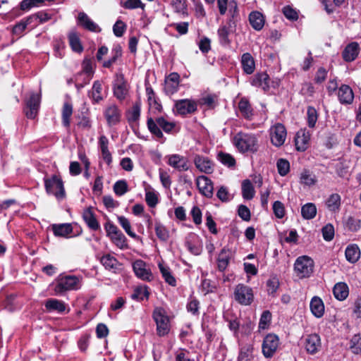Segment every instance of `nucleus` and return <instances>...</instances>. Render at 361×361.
Instances as JSON below:
<instances>
[{"mask_svg":"<svg viewBox=\"0 0 361 361\" xmlns=\"http://www.w3.org/2000/svg\"><path fill=\"white\" fill-rule=\"evenodd\" d=\"M100 262L102 265L108 270L116 272L120 269L121 264L118 260L109 254L104 255L101 259Z\"/></svg>","mask_w":361,"mask_h":361,"instance_id":"obj_26","label":"nucleus"},{"mask_svg":"<svg viewBox=\"0 0 361 361\" xmlns=\"http://www.w3.org/2000/svg\"><path fill=\"white\" fill-rule=\"evenodd\" d=\"M241 64L244 72L252 74L255 69V60L250 53H245L241 57Z\"/></svg>","mask_w":361,"mask_h":361,"instance_id":"obj_27","label":"nucleus"},{"mask_svg":"<svg viewBox=\"0 0 361 361\" xmlns=\"http://www.w3.org/2000/svg\"><path fill=\"white\" fill-rule=\"evenodd\" d=\"M310 139V133L305 129L300 130L295 136V146L298 151L303 152L307 147Z\"/></svg>","mask_w":361,"mask_h":361,"instance_id":"obj_20","label":"nucleus"},{"mask_svg":"<svg viewBox=\"0 0 361 361\" xmlns=\"http://www.w3.org/2000/svg\"><path fill=\"white\" fill-rule=\"evenodd\" d=\"M148 296L149 293L147 290V287L140 286L135 289L134 293L132 295V298L138 300H143L145 298H147Z\"/></svg>","mask_w":361,"mask_h":361,"instance_id":"obj_56","label":"nucleus"},{"mask_svg":"<svg viewBox=\"0 0 361 361\" xmlns=\"http://www.w3.org/2000/svg\"><path fill=\"white\" fill-rule=\"evenodd\" d=\"M346 259L350 263H355L360 257V250L357 245H348L345 252Z\"/></svg>","mask_w":361,"mask_h":361,"instance_id":"obj_33","label":"nucleus"},{"mask_svg":"<svg viewBox=\"0 0 361 361\" xmlns=\"http://www.w3.org/2000/svg\"><path fill=\"white\" fill-rule=\"evenodd\" d=\"M80 279L75 276H60L54 288L56 295H61L66 291L78 288Z\"/></svg>","mask_w":361,"mask_h":361,"instance_id":"obj_4","label":"nucleus"},{"mask_svg":"<svg viewBox=\"0 0 361 361\" xmlns=\"http://www.w3.org/2000/svg\"><path fill=\"white\" fill-rule=\"evenodd\" d=\"M252 348L250 345H246L241 348L239 355L238 361H251Z\"/></svg>","mask_w":361,"mask_h":361,"instance_id":"obj_49","label":"nucleus"},{"mask_svg":"<svg viewBox=\"0 0 361 361\" xmlns=\"http://www.w3.org/2000/svg\"><path fill=\"white\" fill-rule=\"evenodd\" d=\"M218 36L219 42L223 45H226L230 43L228 39L229 30L226 25H221L218 29Z\"/></svg>","mask_w":361,"mask_h":361,"instance_id":"obj_47","label":"nucleus"},{"mask_svg":"<svg viewBox=\"0 0 361 361\" xmlns=\"http://www.w3.org/2000/svg\"><path fill=\"white\" fill-rule=\"evenodd\" d=\"M44 307L48 312H56L58 313H63L66 309L64 302L54 298L47 300L44 302Z\"/></svg>","mask_w":361,"mask_h":361,"instance_id":"obj_22","label":"nucleus"},{"mask_svg":"<svg viewBox=\"0 0 361 361\" xmlns=\"http://www.w3.org/2000/svg\"><path fill=\"white\" fill-rule=\"evenodd\" d=\"M195 167L204 173H212L214 171V164L212 161L204 156L196 154L194 157Z\"/></svg>","mask_w":361,"mask_h":361,"instance_id":"obj_17","label":"nucleus"},{"mask_svg":"<svg viewBox=\"0 0 361 361\" xmlns=\"http://www.w3.org/2000/svg\"><path fill=\"white\" fill-rule=\"evenodd\" d=\"M197 186L203 195L212 197L213 195V184L212 180L205 176H200L197 178Z\"/></svg>","mask_w":361,"mask_h":361,"instance_id":"obj_18","label":"nucleus"},{"mask_svg":"<svg viewBox=\"0 0 361 361\" xmlns=\"http://www.w3.org/2000/svg\"><path fill=\"white\" fill-rule=\"evenodd\" d=\"M217 197L222 202H228L231 199L228 189L224 186H221L216 192Z\"/></svg>","mask_w":361,"mask_h":361,"instance_id":"obj_64","label":"nucleus"},{"mask_svg":"<svg viewBox=\"0 0 361 361\" xmlns=\"http://www.w3.org/2000/svg\"><path fill=\"white\" fill-rule=\"evenodd\" d=\"M175 107L178 114L186 115L196 111L197 105L194 100L185 99L176 101Z\"/></svg>","mask_w":361,"mask_h":361,"instance_id":"obj_12","label":"nucleus"},{"mask_svg":"<svg viewBox=\"0 0 361 361\" xmlns=\"http://www.w3.org/2000/svg\"><path fill=\"white\" fill-rule=\"evenodd\" d=\"M317 182V177L312 172L304 169L300 174V183L305 186L311 187Z\"/></svg>","mask_w":361,"mask_h":361,"instance_id":"obj_32","label":"nucleus"},{"mask_svg":"<svg viewBox=\"0 0 361 361\" xmlns=\"http://www.w3.org/2000/svg\"><path fill=\"white\" fill-rule=\"evenodd\" d=\"M233 142L241 153H255L258 150V140L254 134L239 132L233 137Z\"/></svg>","mask_w":361,"mask_h":361,"instance_id":"obj_1","label":"nucleus"},{"mask_svg":"<svg viewBox=\"0 0 361 361\" xmlns=\"http://www.w3.org/2000/svg\"><path fill=\"white\" fill-rule=\"evenodd\" d=\"M180 75L176 72L171 73L165 78L164 92L168 95L177 92L180 85Z\"/></svg>","mask_w":361,"mask_h":361,"instance_id":"obj_11","label":"nucleus"},{"mask_svg":"<svg viewBox=\"0 0 361 361\" xmlns=\"http://www.w3.org/2000/svg\"><path fill=\"white\" fill-rule=\"evenodd\" d=\"M141 103L140 101L136 102L127 112L126 118L130 123L137 122L140 116Z\"/></svg>","mask_w":361,"mask_h":361,"instance_id":"obj_35","label":"nucleus"},{"mask_svg":"<svg viewBox=\"0 0 361 361\" xmlns=\"http://www.w3.org/2000/svg\"><path fill=\"white\" fill-rule=\"evenodd\" d=\"M271 320V314L269 310L264 311L261 315L259 328L261 329H265L267 328Z\"/></svg>","mask_w":361,"mask_h":361,"instance_id":"obj_59","label":"nucleus"},{"mask_svg":"<svg viewBox=\"0 0 361 361\" xmlns=\"http://www.w3.org/2000/svg\"><path fill=\"white\" fill-rule=\"evenodd\" d=\"M133 268L135 275L138 278L145 281H150L152 279V273L147 269L146 263L144 261L141 259L136 260L133 264Z\"/></svg>","mask_w":361,"mask_h":361,"instance_id":"obj_19","label":"nucleus"},{"mask_svg":"<svg viewBox=\"0 0 361 361\" xmlns=\"http://www.w3.org/2000/svg\"><path fill=\"white\" fill-rule=\"evenodd\" d=\"M304 346L308 353H317L322 347L319 336L317 334L307 335L304 340Z\"/></svg>","mask_w":361,"mask_h":361,"instance_id":"obj_15","label":"nucleus"},{"mask_svg":"<svg viewBox=\"0 0 361 361\" xmlns=\"http://www.w3.org/2000/svg\"><path fill=\"white\" fill-rule=\"evenodd\" d=\"M350 349L354 354L361 353V334L353 336L350 341Z\"/></svg>","mask_w":361,"mask_h":361,"instance_id":"obj_45","label":"nucleus"},{"mask_svg":"<svg viewBox=\"0 0 361 361\" xmlns=\"http://www.w3.org/2000/svg\"><path fill=\"white\" fill-rule=\"evenodd\" d=\"M118 221L129 236L134 238L137 236L132 231L130 223L127 218L123 216H118Z\"/></svg>","mask_w":361,"mask_h":361,"instance_id":"obj_46","label":"nucleus"},{"mask_svg":"<svg viewBox=\"0 0 361 361\" xmlns=\"http://www.w3.org/2000/svg\"><path fill=\"white\" fill-rule=\"evenodd\" d=\"M276 166L279 173L282 176H285L290 171V164L286 159H279Z\"/></svg>","mask_w":361,"mask_h":361,"instance_id":"obj_54","label":"nucleus"},{"mask_svg":"<svg viewBox=\"0 0 361 361\" xmlns=\"http://www.w3.org/2000/svg\"><path fill=\"white\" fill-rule=\"evenodd\" d=\"M168 164L179 171H185L189 169V161L187 157L178 154L168 157Z\"/></svg>","mask_w":361,"mask_h":361,"instance_id":"obj_13","label":"nucleus"},{"mask_svg":"<svg viewBox=\"0 0 361 361\" xmlns=\"http://www.w3.org/2000/svg\"><path fill=\"white\" fill-rule=\"evenodd\" d=\"M82 218L90 229L97 231L100 228V225L91 208H87L84 210Z\"/></svg>","mask_w":361,"mask_h":361,"instance_id":"obj_25","label":"nucleus"},{"mask_svg":"<svg viewBox=\"0 0 361 361\" xmlns=\"http://www.w3.org/2000/svg\"><path fill=\"white\" fill-rule=\"evenodd\" d=\"M99 144L102 152L104 161L109 165L112 161L111 154L108 149L109 140L105 135H101L99 140Z\"/></svg>","mask_w":361,"mask_h":361,"instance_id":"obj_29","label":"nucleus"},{"mask_svg":"<svg viewBox=\"0 0 361 361\" xmlns=\"http://www.w3.org/2000/svg\"><path fill=\"white\" fill-rule=\"evenodd\" d=\"M128 93L126 81L123 74L116 75L114 85V96L119 100H123Z\"/></svg>","mask_w":361,"mask_h":361,"instance_id":"obj_14","label":"nucleus"},{"mask_svg":"<svg viewBox=\"0 0 361 361\" xmlns=\"http://www.w3.org/2000/svg\"><path fill=\"white\" fill-rule=\"evenodd\" d=\"M126 30V25L121 20H118L113 27V31L116 37H122Z\"/></svg>","mask_w":361,"mask_h":361,"instance_id":"obj_62","label":"nucleus"},{"mask_svg":"<svg viewBox=\"0 0 361 361\" xmlns=\"http://www.w3.org/2000/svg\"><path fill=\"white\" fill-rule=\"evenodd\" d=\"M104 116L109 126L117 125L121 118V111L117 105L111 104L104 110Z\"/></svg>","mask_w":361,"mask_h":361,"instance_id":"obj_9","label":"nucleus"},{"mask_svg":"<svg viewBox=\"0 0 361 361\" xmlns=\"http://www.w3.org/2000/svg\"><path fill=\"white\" fill-rule=\"evenodd\" d=\"M279 345V337L274 334H269L267 335L262 343V353L267 358L272 357L276 352Z\"/></svg>","mask_w":361,"mask_h":361,"instance_id":"obj_7","label":"nucleus"},{"mask_svg":"<svg viewBox=\"0 0 361 361\" xmlns=\"http://www.w3.org/2000/svg\"><path fill=\"white\" fill-rule=\"evenodd\" d=\"M146 93L148 98L149 105L151 107H154L156 110L160 111L161 106L159 104L154 96V92L152 87H149L146 88Z\"/></svg>","mask_w":361,"mask_h":361,"instance_id":"obj_52","label":"nucleus"},{"mask_svg":"<svg viewBox=\"0 0 361 361\" xmlns=\"http://www.w3.org/2000/svg\"><path fill=\"white\" fill-rule=\"evenodd\" d=\"M314 261L310 257L300 256L295 262L294 271L300 279L309 278L314 271Z\"/></svg>","mask_w":361,"mask_h":361,"instance_id":"obj_3","label":"nucleus"},{"mask_svg":"<svg viewBox=\"0 0 361 361\" xmlns=\"http://www.w3.org/2000/svg\"><path fill=\"white\" fill-rule=\"evenodd\" d=\"M147 127L149 131L157 137L161 138L163 137V133L159 128L160 127L158 126L157 123L154 122L151 118L147 120Z\"/></svg>","mask_w":361,"mask_h":361,"instance_id":"obj_57","label":"nucleus"},{"mask_svg":"<svg viewBox=\"0 0 361 361\" xmlns=\"http://www.w3.org/2000/svg\"><path fill=\"white\" fill-rule=\"evenodd\" d=\"M339 102L343 105L351 104L354 100V93L352 88L347 85H341L337 92Z\"/></svg>","mask_w":361,"mask_h":361,"instance_id":"obj_16","label":"nucleus"},{"mask_svg":"<svg viewBox=\"0 0 361 361\" xmlns=\"http://www.w3.org/2000/svg\"><path fill=\"white\" fill-rule=\"evenodd\" d=\"M155 232L157 236L162 241L167 240L169 237L167 229L159 223H157L155 225Z\"/></svg>","mask_w":361,"mask_h":361,"instance_id":"obj_55","label":"nucleus"},{"mask_svg":"<svg viewBox=\"0 0 361 361\" xmlns=\"http://www.w3.org/2000/svg\"><path fill=\"white\" fill-rule=\"evenodd\" d=\"M359 51V44L357 42H352L344 49L343 58L345 61H353L357 58Z\"/></svg>","mask_w":361,"mask_h":361,"instance_id":"obj_23","label":"nucleus"},{"mask_svg":"<svg viewBox=\"0 0 361 361\" xmlns=\"http://www.w3.org/2000/svg\"><path fill=\"white\" fill-rule=\"evenodd\" d=\"M102 86L101 82L99 81H95L91 92V97L95 102H99L102 100Z\"/></svg>","mask_w":361,"mask_h":361,"instance_id":"obj_44","label":"nucleus"},{"mask_svg":"<svg viewBox=\"0 0 361 361\" xmlns=\"http://www.w3.org/2000/svg\"><path fill=\"white\" fill-rule=\"evenodd\" d=\"M73 114V106L68 103H65L62 110V121L66 127L70 126V118Z\"/></svg>","mask_w":361,"mask_h":361,"instance_id":"obj_43","label":"nucleus"},{"mask_svg":"<svg viewBox=\"0 0 361 361\" xmlns=\"http://www.w3.org/2000/svg\"><path fill=\"white\" fill-rule=\"evenodd\" d=\"M159 268L165 281L169 285L175 286L176 285V281L171 274L169 267L162 263H159Z\"/></svg>","mask_w":361,"mask_h":361,"instance_id":"obj_41","label":"nucleus"},{"mask_svg":"<svg viewBox=\"0 0 361 361\" xmlns=\"http://www.w3.org/2000/svg\"><path fill=\"white\" fill-rule=\"evenodd\" d=\"M322 235L325 240L330 241L334 236V228L331 224H327L322 229Z\"/></svg>","mask_w":361,"mask_h":361,"instance_id":"obj_61","label":"nucleus"},{"mask_svg":"<svg viewBox=\"0 0 361 361\" xmlns=\"http://www.w3.org/2000/svg\"><path fill=\"white\" fill-rule=\"evenodd\" d=\"M273 211H274L275 216L279 219L283 218L285 215L284 205L280 201H276L274 202Z\"/></svg>","mask_w":361,"mask_h":361,"instance_id":"obj_63","label":"nucleus"},{"mask_svg":"<svg viewBox=\"0 0 361 361\" xmlns=\"http://www.w3.org/2000/svg\"><path fill=\"white\" fill-rule=\"evenodd\" d=\"M286 135V128L281 123H276L270 128L271 141L276 147H281L283 145Z\"/></svg>","mask_w":361,"mask_h":361,"instance_id":"obj_8","label":"nucleus"},{"mask_svg":"<svg viewBox=\"0 0 361 361\" xmlns=\"http://www.w3.org/2000/svg\"><path fill=\"white\" fill-rule=\"evenodd\" d=\"M153 318L157 324V332L159 336H164L169 332V319L163 308L158 307L154 310Z\"/></svg>","mask_w":361,"mask_h":361,"instance_id":"obj_5","label":"nucleus"},{"mask_svg":"<svg viewBox=\"0 0 361 361\" xmlns=\"http://www.w3.org/2000/svg\"><path fill=\"white\" fill-rule=\"evenodd\" d=\"M310 310L317 318H320L324 313V305L322 300L317 296H314L310 301Z\"/></svg>","mask_w":361,"mask_h":361,"instance_id":"obj_24","label":"nucleus"},{"mask_svg":"<svg viewBox=\"0 0 361 361\" xmlns=\"http://www.w3.org/2000/svg\"><path fill=\"white\" fill-rule=\"evenodd\" d=\"M68 39L70 46L73 51L80 53L83 50L80 38L75 32H71L69 33Z\"/></svg>","mask_w":361,"mask_h":361,"instance_id":"obj_42","label":"nucleus"},{"mask_svg":"<svg viewBox=\"0 0 361 361\" xmlns=\"http://www.w3.org/2000/svg\"><path fill=\"white\" fill-rule=\"evenodd\" d=\"M114 192L118 195H123L128 191V185L126 180H118L114 185Z\"/></svg>","mask_w":361,"mask_h":361,"instance_id":"obj_60","label":"nucleus"},{"mask_svg":"<svg viewBox=\"0 0 361 361\" xmlns=\"http://www.w3.org/2000/svg\"><path fill=\"white\" fill-rule=\"evenodd\" d=\"M341 196L337 193L331 195L326 200V205L328 209L333 212H338L341 207Z\"/></svg>","mask_w":361,"mask_h":361,"instance_id":"obj_37","label":"nucleus"},{"mask_svg":"<svg viewBox=\"0 0 361 361\" xmlns=\"http://www.w3.org/2000/svg\"><path fill=\"white\" fill-rule=\"evenodd\" d=\"M238 109L242 116L247 119L251 120L253 116V109L248 102V100L245 98H242L238 103Z\"/></svg>","mask_w":361,"mask_h":361,"instance_id":"obj_36","label":"nucleus"},{"mask_svg":"<svg viewBox=\"0 0 361 361\" xmlns=\"http://www.w3.org/2000/svg\"><path fill=\"white\" fill-rule=\"evenodd\" d=\"M52 230L56 236L67 237L73 232V227L71 224H54Z\"/></svg>","mask_w":361,"mask_h":361,"instance_id":"obj_34","label":"nucleus"},{"mask_svg":"<svg viewBox=\"0 0 361 361\" xmlns=\"http://www.w3.org/2000/svg\"><path fill=\"white\" fill-rule=\"evenodd\" d=\"M218 159L224 165L228 167L234 166L235 164V160L233 157L227 153L219 152Z\"/></svg>","mask_w":361,"mask_h":361,"instance_id":"obj_50","label":"nucleus"},{"mask_svg":"<svg viewBox=\"0 0 361 361\" xmlns=\"http://www.w3.org/2000/svg\"><path fill=\"white\" fill-rule=\"evenodd\" d=\"M41 96L39 94L32 93L26 101L25 115L28 118H35L39 108Z\"/></svg>","mask_w":361,"mask_h":361,"instance_id":"obj_10","label":"nucleus"},{"mask_svg":"<svg viewBox=\"0 0 361 361\" xmlns=\"http://www.w3.org/2000/svg\"><path fill=\"white\" fill-rule=\"evenodd\" d=\"M232 256L233 252L230 248L225 247L221 250L217 259L219 271H224L227 268Z\"/></svg>","mask_w":361,"mask_h":361,"instance_id":"obj_21","label":"nucleus"},{"mask_svg":"<svg viewBox=\"0 0 361 361\" xmlns=\"http://www.w3.org/2000/svg\"><path fill=\"white\" fill-rule=\"evenodd\" d=\"M307 116L308 126L310 128H314L318 118L317 110L312 106H309L307 111Z\"/></svg>","mask_w":361,"mask_h":361,"instance_id":"obj_48","label":"nucleus"},{"mask_svg":"<svg viewBox=\"0 0 361 361\" xmlns=\"http://www.w3.org/2000/svg\"><path fill=\"white\" fill-rule=\"evenodd\" d=\"M79 23L90 31L97 32L99 30L98 25L94 23L86 13L80 12L78 18Z\"/></svg>","mask_w":361,"mask_h":361,"instance_id":"obj_31","label":"nucleus"},{"mask_svg":"<svg viewBox=\"0 0 361 361\" xmlns=\"http://www.w3.org/2000/svg\"><path fill=\"white\" fill-rule=\"evenodd\" d=\"M44 187L48 194L54 195L59 200L63 199L66 196L63 183L60 176L53 175L50 178H44Z\"/></svg>","mask_w":361,"mask_h":361,"instance_id":"obj_2","label":"nucleus"},{"mask_svg":"<svg viewBox=\"0 0 361 361\" xmlns=\"http://www.w3.org/2000/svg\"><path fill=\"white\" fill-rule=\"evenodd\" d=\"M333 293L336 299L343 300L348 295V287L345 283H338L334 286Z\"/></svg>","mask_w":361,"mask_h":361,"instance_id":"obj_38","label":"nucleus"},{"mask_svg":"<svg viewBox=\"0 0 361 361\" xmlns=\"http://www.w3.org/2000/svg\"><path fill=\"white\" fill-rule=\"evenodd\" d=\"M301 214L305 219H312L317 214V207L314 203H307L301 208Z\"/></svg>","mask_w":361,"mask_h":361,"instance_id":"obj_40","label":"nucleus"},{"mask_svg":"<svg viewBox=\"0 0 361 361\" xmlns=\"http://www.w3.org/2000/svg\"><path fill=\"white\" fill-rule=\"evenodd\" d=\"M242 196L245 200H251L254 197L255 191L251 181L248 179L242 182Z\"/></svg>","mask_w":361,"mask_h":361,"instance_id":"obj_39","label":"nucleus"},{"mask_svg":"<svg viewBox=\"0 0 361 361\" xmlns=\"http://www.w3.org/2000/svg\"><path fill=\"white\" fill-rule=\"evenodd\" d=\"M267 291L269 295H274L279 287V281L276 276L271 277L267 282Z\"/></svg>","mask_w":361,"mask_h":361,"instance_id":"obj_51","label":"nucleus"},{"mask_svg":"<svg viewBox=\"0 0 361 361\" xmlns=\"http://www.w3.org/2000/svg\"><path fill=\"white\" fill-rule=\"evenodd\" d=\"M250 23L256 30H260L264 25V18L259 11H253L249 16Z\"/></svg>","mask_w":361,"mask_h":361,"instance_id":"obj_30","label":"nucleus"},{"mask_svg":"<svg viewBox=\"0 0 361 361\" xmlns=\"http://www.w3.org/2000/svg\"><path fill=\"white\" fill-rule=\"evenodd\" d=\"M346 227L350 231H357L361 227V221L353 216H349L346 221Z\"/></svg>","mask_w":361,"mask_h":361,"instance_id":"obj_58","label":"nucleus"},{"mask_svg":"<svg viewBox=\"0 0 361 361\" xmlns=\"http://www.w3.org/2000/svg\"><path fill=\"white\" fill-rule=\"evenodd\" d=\"M235 300L241 305H249L254 299L252 289L243 283L237 285L234 290Z\"/></svg>","mask_w":361,"mask_h":361,"instance_id":"obj_6","label":"nucleus"},{"mask_svg":"<svg viewBox=\"0 0 361 361\" xmlns=\"http://www.w3.org/2000/svg\"><path fill=\"white\" fill-rule=\"evenodd\" d=\"M269 75L263 72L256 74L251 83L253 86L259 87L264 90H267L269 87Z\"/></svg>","mask_w":361,"mask_h":361,"instance_id":"obj_28","label":"nucleus"},{"mask_svg":"<svg viewBox=\"0 0 361 361\" xmlns=\"http://www.w3.org/2000/svg\"><path fill=\"white\" fill-rule=\"evenodd\" d=\"M111 239L119 248L123 249L127 247L126 238L121 231L118 232V234L112 235Z\"/></svg>","mask_w":361,"mask_h":361,"instance_id":"obj_53","label":"nucleus"}]
</instances>
